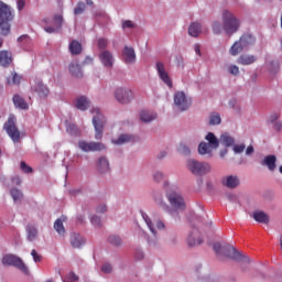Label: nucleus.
Returning a JSON list of instances; mask_svg holds the SVG:
<instances>
[{
    "mask_svg": "<svg viewBox=\"0 0 282 282\" xmlns=\"http://www.w3.org/2000/svg\"><path fill=\"white\" fill-rule=\"evenodd\" d=\"M112 268L110 264H102L101 271L102 273L109 274L111 272Z\"/></svg>",
    "mask_w": 282,
    "mask_h": 282,
    "instance_id": "nucleus-56",
    "label": "nucleus"
},
{
    "mask_svg": "<svg viewBox=\"0 0 282 282\" xmlns=\"http://www.w3.org/2000/svg\"><path fill=\"white\" fill-rule=\"evenodd\" d=\"M253 44L254 37L251 34H243L238 42H235L234 45L230 46L229 54L231 56H238L239 53Z\"/></svg>",
    "mask_w": 282,
    "mask_h": 282,
    "instance_id": "nucleus-6",
    "label": "nucleus"
},
{
    "mask_svg": "<svg viewBox=\"0 0 282 282\" xmlns=\"http://www.w3.org/2000/svg\"><path fill=\"white\" fill-rule=\"evenodd\" d=\"M31 90H32L34 94H37V96H39L40 98H47V96H48V94H50L48 87L45 86L42 80L35 82L34 86L31 87Z\"/></svg>",
    "mask_w": 282,
    "mask_h": 282,
    "instance_id": "nucleus-16",
    "label": "nucleus"
},
{
    "mask_svg": "<svg viewBox=\"0 0 282 282\" xmlns=\"http://www.w3.org/2000/svg\"><path fill=\"white\" fill-rule=\"evenodd\" d=\"M108 243L119 247L121 245V238L119 236H110L108 237Z\"/></svg>",
    "mask_w": 282,
    "mask_h": 282,
    "instance_id": "nucleus-43",
    "label": "nucleus"
},
{
    "mask_svg": "<svg viewBox=\"0 0 282 282\" xmlns=\"http://www.w3.org/2000/svg\"><path fill=\"white\" fill-rule=\"evenodd\" d=\"M219 141L225 147H232L234 142H235L234 138L231 135H229L227 132H225L223 135H220Z\"/></svg>",
    "mask_w": 282,
    "mask_h": 282,
    "instance_id": "nucleus-34",
    "label": "nucleus"
},
{
    "mask_svg": "<svg viewBox=\"0 0 282 282\" xmlns=\"http://www.w3.org/2000/svg\"><path fill=\"white\" fill-rule=\"evenodd\" d=\"M14 19V13L11 7L6 2L0 1V35L7 36L11 32V22Z\"/></svg>",
    "mask_w": 282,
    "mask_h": 282,
    "instance_id": "nucleus-2",
    "label": "nucleus"
},
{
    "mask_svg": "<svg viewBox=\"0 0 282 282\" xmlns=\"http://www.w3.org/2000/svg\"><path fill=\"white\" fill-rule=\"evenodd\" d=\"M134 28H135L134 22L130 20L122 21V30L134 29Z\"/></svg>",
    "mask_w": 282,
    "mask_h": 282,
    "instance_id": "nucleus-47",
    "label": "nucleus"
},
{
    "mask_svg": "<svg viewBox=\"0 0 282 282\" xmlns=\"http://www.w3.org/2000/svg\"><path fill=\"white\" fill-rule=\"evenodd\" d=\"M8 85H19L21 83V76L13 74L12 79L8 78Z\"/></svg>",
    "mask_w": 282,
    "mask_h": 282,
    "instance_id": "nucleus-44",
    "label": "nucleus"
},
{
    "mask_svg": "<svg viewBox=\"0 0 282 282\" xmlns=\"http://www.w3.org/2000/svg\"><path fill=\"white\" fill-rule=\"evenodd\" d=\"M229 74L237 76L239 74V68L238 66L235 65H230L228 68Z\"/></svg>",
    "mask_w": 282,
    "mask_h": 282,
    "instance_id": "nucleus-51",
    "label": "nucleus"
},
{
    "mask_svg": "<svg viewBox=\"0 0 282 282\" xmlns=\"http://www.w3.org/2000/svg\"><path fill=\"white\" fill-rule=\"evenodd\" d=\"M69 73L75 78H83V70L80 69V66L77 62H72L69 64Z\"/></svg>",
    "mask_w": 282,
    "mask_h": 282,
    "instance_id": "nucleus-27",
    "label": "nucleus"
},
{
    "mask_svg": "<svg viewBox=\"0 0 282 282\" xmlns=\"http://www.w3.org/2000/svg\"><path fill=\"white\" fill-rule=\"evenodd\" d=\"M107 210H108V206L105 204H101L96 208L97 214H105Z\"/></svg>",
    "mask_w": 282,
    "mask_h": 282,
    "instance_id": "nucleus-52",
    "label": "nucleus"
},
{
    "mask_svg": "<svg viewBox=\"0 0 282 282\" xmlns=\"http://www.w3.org/2000/svg\"><path fill=\"white\" fill-rule=\"evenodd\" d=\"M156 228H158L159 230H163V229L165 228V224L162 223L161 220H159V221L156 223Z\"/></svg>",
    "mask_w": 282,
    "mask_h": 282,
    "instance_id": "nucleus-63",
    "label": "nucleus"
},
{
    "mask_svg": "<svg viewBox=\"0 0 282 282\" xmlns=\"http://www.w3.org/2000/svg\"><path fill=\"white\" fill-rule=\"evenodd\" d=\"M78 279H79L78 275L75 274L74 272H70V273L68 274V278H67L68 281H74V282H77Z\"/></svg>",
    "mask_w": 282,
    "mask_h": 282,
    "instance_id": "nucleus-57",
    "label": "nucleus"
},
{
    "mask_svg": "<svg viewBox=\"0 0 282 282\" xmlns=\"http://www.w3.org/2000/svg\"><path fill=\"white\" fill-rule=\"evenodd\" d=\"M246 147L245 144H236L234 145V152L236 154H241L245 151Z\"/></svg>",
    "mask_w": 282,
    "mask_h": 282,
    "instance_id": "nucleus-49",
    "label": "nucleus"
},
{
    "mask_svg": "<svg viewBox=\"0 0 282 282\" xmlns=\"http://www.w3.org/2000/svg\"><path fill=\"white\" fill-rule=\"evenodd\" d=\"M93 115V127H95V139L101 140L104 138V128L106 124V119L104 115L100 112L99 108H93L90 110Z\"/></svg>",
    "mask_w": 282,
    "mask_h": 282,
    "instance_id": "nucleus-4",
    "label": "nucleus"
},
{
    "mask_svg": "<svg viewBox=\"0 0 282 282\" xmlns=\"http://www.w3.org/2000/svg\"><path fill=\"white\" fill-rule=\"evenodd\" d=\"M13 104L15 108H20L22 110H26L29 108V105L26 104V101L19 95L13 96Z\"/></svg>",
    "mask_w": 282,
    "mask_h": 282,
    "instance_id": "nucleus-32",
    "label": "nucleus"
},
{
    "mask_svg": "<svg viewBox=\"0 0 282 282\" xmlns=\"http://www.w3.org/2000/svg\"><path fill=\"white\" fill-rule=\"evenodd\" d=\"M166 198L170 203V206H172L174 209H172L164 200L156 199V203L163 210H166L170 215H175L176 210H185L186 209V203L185 199L181 196V194L176 192H172L170 194L166 193Z\"/></svg>",
    "mask_w": 282,
    "mask_h": 282,
    "instance_id": "nucleus-1",
    "label": "nucleus"
},
{
    "mask_svg": "<svg viewBox=\"0 0 282 282\" xmlns=\"http://www.w3.org/2000/svg\"><path fill=\"white\" fill-rule=\"evenodd\" d=\"M221 253L231 260L238 261V262H246L250 263V259L248 256H243L241 251H238L236 248H234L231 245H225L224 246V251Z\"/></svg>",
    "mask_w": 282,
    "mask_h": 282,
    "instance_id": "nucleus-9",
    "label": "nucleus"
},
{
    "mask_svg": "<svg viewBox=\"0 0 282 282\" xmlns=\"http://www.w3.org/2000/svg\"><path fill=\"white\" fill-rule=\"evenodd\" d=\"M20 170H22L25 174H30L33 172V169L30 167L24 161L20 162Z\"/></svg>",
    "mask_w": 282,
    "mask_h": 282,
    "instance_id": "nucleus-46",
    "label": "nucleus"
},
{
    "mask_svg": "<svg viewBox=\"0 0 282 282\" xmlns=\"http://www.w3.org/2000/svg\"><path fill=\"white\" fill-rule=\"evenodd\" d=\"M135 52L133 47L124 46L122 51V61L126 64H134L135 63Z\"/></svg>",
    "mask_w": 282,
    "mask_h": 282,
    "instance_id": "nucleus-17",
    "label": "nucleus"
},
{
    "mask_svg": "<svg viewBox=\"0 0 282 282\" xmlns=\"http://www.w3.org/2000/svg\"><path fill=\"white\" fill-rule=\"evenodd\" d=\"M67 221L66 216H62L61 219H56L54 223V229L58 235L64 236L65 235V227L63 223Z\"/></svg>",
    "mask_w": 282,
    "mask_h": 282,
    "instance_id": "nucleus-23",
    "label": "nucleus"
},
{
    "mask_svg": "<svg viewBox=\"0 0 282 282\" xmlns=\"http://www.w3.org/2000/svg\"><path fill=\"white\" fill-rule=\"evenodd\" d=\"M275 155H267L263 161H261V166H267L269 171H274L275 170Z\"/></svg>",
    "mask_w": 282,
    "mask_h": 282,
    "instance_id": "nucleus-22",
    "label": "nucleus"
},
{
    "mask_svg": "<svg viewBox=\"0 0 282 282\" xmlns=\"http://www.w3.org/2000/svg\"><path fill=\"white\" fill-rule=\"evenodd\" d=\"M253 219L256 220V223H261L264 225L269 224V216L264 214V212H254Z\"/></svg>",
    "mask_w": 282,
    "mask_h": 282,
    "instance_id": "nucleus-30",
    "label": "nucleus"
},
{
    "mask_svg": "<svg viewBox=\"0 0 282 282\" xmlns=\"http://www.w3.org/2000/svg\"><path fill=\"white\" fill-rule=\"evenodd\" d=\"M97 47H99V50H106L108 47V39L97 40Z\"/></svg>",
    "mask_w": 282,
    "mask_h": 282,
    "instance_id": "nucleus-45",
    "label": "nucleus"
},
{
    "mask_svg": "<svg viewBox=\"0 0 282 282\" xmlns=\"http://www.w3.org/2000/svg\"><path fill=\"white\" fill-rule=\"evenodd\" d=\"M69 52L72 55H79L83 52V45L77 40H74L69 44Z\"/></svg>",
    "mask_w": 282,
    "mask_h": 282,
    "instance_id": "nucleus-29",
    "label": "nucleus"
},
{
    "mask_svg": "<svg viewBox=\"0 0 282 282\" xmlns=\"http://www.w3.org/2000/svg\"><path fill=\"white\" fill-rule=\"evenodd\" d=\"M3 129L7 131L10 139H12L13 143L21 142V131L17 127V119L12 116L9 117L7 123L3 124Z\"/></svg>",
    "mask_w": 282,
    "mask_h": 282,
    "instance_id": "nucleus-8",
    "label": "nucleus"
},
{
    "mask_svg": "<svg viewBox=\"0 0 282 282\" xmlns=\"http://www.w3.org/2000/svg\"><path fill=\"white\" fill-rule=\"evenodd\" d=\"M98 170L101 174L109 171V161L106 158H100L98 163Z\"/></svg>",
    "mask_w": 282,
    "mask_h": 282,
    "instance_id": "nucleus-36",
    "label": "nucleus"
},
{
    "mask_svg": "<svg viewBox=\"0 0 282 282\" xmlns=\"http://www.w3.org/2000/svg\"><path fill=\"white\" fill-rule=\"evenodd\" d=\"M31 257H33L35 263H39L42 261V256H39L36 250L34 249L31 250Z\"/></svg>",
    "mask_w": 282,
    "mask_h": 282,
    "instance_id": "nucleus-50",
    "label": "nucleus"
},
{
    "mask_svg": "<svg viewBox=\"0 0 282 282\" xmlns=\"http://www.w3.org/2000/svg\"><path fill=\"white\" fill-rule=\"evenodd\" d=\"M90 223L94 227L101 226V220H100V217H98V216H91Z\"/></svg>",
    "mask_w": 282,
    "mask_h": 282,
    "instance_id": "nucleus-48",
    "label": "nucleus"
},
{
    "mask_svg": "<svg viewBox=\"0 0 282 282\" xmlns=\"http://www.w3.org/2000/svg\"><path fill=\"white\" fill-rule=\"evenodd\" d=\"M205 140H207L208 143H204V142L199 143L198 153L200 155L207 154L209 158H212V151L218 149L219 141L216 134H214L213 132H208V134L205 137Z\"/></svg>",
    "mask_w": 282,
    "mask_h": 282,
    "instance_id": "nucleus-5",
    "label": "nucleus"
},
{
    "mask_svg": "<svg viewBox=\"0 0 282 282\" xmlns=\"http://www.w3.org/2000/svg\"><path fill=\"white\" fill-rule=\"evenodd\" d=\"M203 243V238L200 231L197 228H193L192 232H189L187 238L188 247H197Z\"/></svg>",
    "mask_w": 282,
    "mask_h": 282,
    "instance_id": "nucleus-15",
    "label": "nucleus"
},
{
    "mask_svg": "<svg viewBox=\"0 0 282 282\" xmlns=\"http://www.w3.org/2000/svg\"><path fill=\"white\" fill-rule=\"evenodd\" d=\"M100 62L102 63V65H105L106 67H111L113 66V55H111V53L109 51H104L100 55Z\"/></svg>",
    "mask_w": 282,
    "mask_h": 282,
    "instance_id": "nucleus-19",
    "label": "nucleus"
},
{
    "mask_svg": "<svg viewBox=\"0 0 282 282\" xmlns=\"http://www.w3.org/2000/svg\"><path fill=\"white\" fill-rule=\"evenodd\" d=\"M3 265H12L18 268L23 274H29V268L23 263L22 259L18 256L8 254L2 258Z\"/></svg>",
    "mask_w": 282,
    "mask_h": 282,
    "instance_id": "nucleus-10",
    "label": "nucleus"
},
{
    "mask_svg": "<svg viewBox=\"0 0 282 282\" xmlns=\"http://www.w3.org/2000/svg\"><path fill=\"white\" fill-rule=\"evenodd\" d=\"M280 118V113L279 112H274L273 115H270L269 117V122L270 123H274L275 121H278Z\"/></svg>",
    "mask_w": 282,
    "mask_h": 282,
    "instance_id": "nucleus-53",
    "label": "nucleus"
},
{
    "mask_svg": "<svg viewBox=\"0 0 282 282\" xmlns=\"http://www.w3.org/2000/svg\"><path fill=\"white\" fill-rule=\"evenodd\" d=\"M194 52H195V54H197L198 56H202L200 45L195 44V45H194Z\"/></svg>",
    "mask_w": 282,
    "mask_h": 282,
    "instance_id": "nucleus-61",
    "label": "nucleus"
},
{
    "mask_svg": "<svg viewBox=\"0 0 282 282\" xmlns=\"http://www.w3.org/2000/svg\"><path fill=\"white\" fill-rule=\"evenodd\" d=\"M156 72L159 74V78H161V80L164 83V85H166L169 88H172L173 83H172L170 75L165 70V65L163 62L156 63Z\"/></svg>",
    "mask_w": 282,
    "mask_h": 282,
    "instance_id": "nucleus-14",
    "label": "nucleus"
},
{
    "mask_svg": "<svg viewBox=\"0 0 282 282\" xmlns=\"http://www.w3.org/2000/svg\"><path fill=\"white\" fill-rule=\"evenodd\" d=\"M77 147L84 152H100L106 150V145L101 142H87V141H79Z\"/></svg>",
    "mask_w": 282,
    "mask_h": 282,
    "instance_id": "nucleus-11",
    "label": "nucleus"
},
{
    "mask_svg": "<svg viewBox=\"0 0 282 282\" xmlns=\"http://www.w3.org/2000/svg\"><path fill=\"white\" fill-rule=\"evenodd\" d=\"M212 28H213L214 34L218 35V34H221L224 30V24L221 25V23H219L218 21H214Z\"/></svg>",
    "mask_w": 282,
    "mask_h": 282,
    "instance_id": "nucleus-39",
    "label": "nucleus"
},
{
    "mask_svg": "<svg viewBox=\"0 0 282 282\" xmlns=\"http://www.w3.org/2000/svg\"><path fill=\"white\" fill-rule=\"evenodd\" d=\"M257 62V56L254 55H240L237 63L239 65H252Z\"/></svg>",
    "mask_w": 282,
    "mask_h": 282,
    "instance_id": "nucleus-28",
    "label": "nucleus"
},
{
    "mask_svg": "<svg viewBox=\"0 0 282 282\" xmlns=\"http://www.w3.org/2000/svg\"><path fill=\"white\" fill-rule=\"evenodd\" d=\"M89 105H90V101L85 96H80L79 98L76 99L77 110H82V111L88 110Z\"/></svg>",
    "mask_w": 282,
    "mask_h": 282,
    "instance_id": "nucleus-25",
    "label": "nucleus"
},
{
    "mask_svg": "<svg viewBox=\"0 0 282 282\" xmlns=\"http://www.w3.org/2000/svg\"><path fill=\"white\" fill-rule=\"evenodd\" d=\"M25 230L28 231V240L30 242H33L39 235L37 228L34 227L33 225H28V227H25Z\"/></svg>",
    "mask_w": 282,
    "mask_h": 282,
    "instance_id": "nucleus-31",
    "label": "nucleus"
},
{
    "mask_svg": "<svg viewBox=\"0 0 282 282\" xmlns=\"http://www.w3.org/2000/svg\"><path fill=\"white\" fill-rule=\"evenodd\" d=\"M177 151L182 155L191 154V149L185 143H180Z\"/></svg>",
    "mask_w": 282,
    "mask_h": 282,
    "instance_id": "nucleus-42",
    "label": "nucleus"
},
{
    "mask_svg": "<svg viewBox=\"0 0 282 282\" xmlns=\"http://www.w3.org/2000/svg\"><path fill=\"white\" fill-rule=\"evenodd\" d=\"M84 245H85V239L83 236H80L79 234H72V236H70V246L72 247L79 249Z\"/></svg>",
    "mask_w": 282,
    "mask_h": 282,
    "instance_id": "nucleus-20",
    "label": "nucleus"
},
{
    "mask_svg": "<svg viewBox=\"0 0 282 282\" xmlns=\"http://www.w3.org/2000/svg\"><path fill=\"white\" fill-rule=\"evenodd\" d=\"M10 195L12 196L14 203H21L23 199V193L20 188L10 189Z\"/></svg>",
    "mask_w": 282,
    "mask_h": 282,
    "instance_id": "nucleus-35",
    "label": "nucleus"
},
{
    "mask_svg": "<svg viewBox=\"0 0 282 282\" xmlns=\"http://www.w3.org/2000/svg\"><path fill=\"white\" fill-rule=\"evenodd\" d=\"M75 130H77V127H75V124H69L68 127H66V131L70 134L75 133Z\"/></svg>",
    "mask_w": 282,
    "mask_h": 282,
    "instance_id": "nucleus-58",
    "label": "nucleus"
},
{
    "mask_svg": "<svg viewBox=\"0 0 282 282\" xmlns=\"http://www.w3.org/2000/svg\"><path fill=\"white\" fill-rule=\"evenodd\" d=\"M274 130L279 131V132L282 130V122L281 121L274 122Z\"/></svg>",
    "mask_w": 282,
    "mask_h": 282,
    "instance_id": "nucleus-60",
    "label": "nucleus"
},
{
    "mask_svg": "<svg viewBox=\"0 0 282 282\" xmlns=\"http://www.w3.org/2000/svg\"><path fill=\"white\" fill-rule=\"evenodd\" d=\"M26 0H18V10L22 11Z\"/></svg>",
    "mask_w": 282,
    "mask_h": 282,
    "instance_id": "nucleus-59",
    "label": "nucleus"
},
{
    "mask_svg": "<svg viewBox=\"0 0 282 282\" xmlns=\"http://www.w3.org/2000/svg\"><path fill=\"white\" fill-rule=\"evenodd\" d=\"M240 184V181L237 175H228L223 178V185L234 189L237 188Z\"/></svg>",
    "mask_w": 282,
    "mask_h": 282,
    "instance_id": "nucleus-18",
    "label": "nucleus"
},
{
    "mask_svg": "<svg viewBox=\"0 0 282 282\" xmlns=\"http://www.w3.org/2000/svg\"><path fill=\"white\" fill-rule=\"evenodd\" d=\"M133 141V137L130 134H121L120 137H118L117 140H112V143L117 144V145H123L127 142H132Z\"/></svg>",
    "mask_w": 282,
    "mask_h": 282,
    "instance_id": "nucleus-33",
    "label": "nucleus"
},
{
    "mask_svg": "<svg viewBox=\"0 0 282 282\" xmlns=\"http://www.w3.org/2000/svg\"><path fill=\"white\" fill-rule=\"evenodd\" d=\"M45 32L48 34H53V33H55V29L53 26H47V28H45Z\"/></svg>",
    "mask_w": 282,
    "mask_h": 282,
    "instance_id": "nucleus-64",
    "label": "nucleus"
},
{
    "mask_svg": "<svg viewBox=\"0 0 282 282\" xmlns=\"http://www.w3.org/2000/svg\"><path fill=\"white\" fill-rule=\"evenodd\" d=\"M87 9V6L84 2H77V7L74 10L75 15L83 14L85 10Z\"/></svg>",
    "mask_w": 282,
    "mask_h": 282,
    "instance_id": "nucleus-41",
    "label": "nucleus"
},
{
    "mask_svg": "<svg viewBox=\"0 0 282 282\" xmlns=\"http://www.w3.org/2000/svg\"><path fill=\"white\" fill-rule=\"evenodd\" d=\"M115 97L118 102L122 105H127L131 101V99H133V91L130 90L129 88L120 87V88H117L115 93Z\"/></svg>",
    "mask_w": 282,
    "mask_h": 282,
    "instance_id": "nucleus-12",
    "label": "nucleus"
},
{
    "mask_svg": "<svg viewBox=\"0 0 282 282\" xmlns=\"http://www.w3.org/2000/svg\"><path fill=\"white\" fill-rule=\"evenodd\" d=\"M164 178V174L162 172H156L153 175L154 182H161Z\"/></svg>",
    "mask_w": 282,
    "mask_h": 282,
    "instance_id": "nucleus-54",
    "label": "nucleus"
},
{
    "mask_svg": "<svg viewBox=\"0 0 282 282\" xmlns=\"http://www.w3.org/2000/svg\"><path fill=\"white\" fill-rule=\"evenodd\" d=\"M188 34L192 37H197L199 34H202V24L199 22H193L189 24Z\"/></svg>",
    "mask_w": 282,
    "mask_h": 282,
    "instance_id": "nucleus-26",
    "label": "nucleus"
},
{
    "mask_svg": "<svg viewBox=\"0 0 282 282\" xmlns=\"http://www.w3.org/2000/svg\"><path fill=\"white\" fill-rule=\"evenodd\" d=\"M221 123V117L218 113L214 112L209 115V124L210 126H218Z\"/></svg>",
    "mask_w": 282,
    "mask_h": 282,
    "instance_id": "nucleus-38",
    "label": "nucleus"
},
{
    "mask_svg": "<svg viewBox=\"0 0 282 282\" xmlns=\"http://www.w3.org/2000/svg\"><path fill=\"white\" fill-rule=\"evenodd\" d=\"M141 216H142V219L147 223V226H148L149 230H151L152 235H156L154 226L152 225V221H151L149 215L145 214L144 212H141Z\"/></svg>",
    "mask_w": 282,
    "mask_h": 282,
    "instance_id": "nucleus-37",
    "label": "nucleus"
},
{
    "mask_svg": "<svg viewBox=\"0 0 282 282\" xmlns=\"http://www.w3.org/2000/svg\"><path fill=\"white\" fill-rule=\"evenodd\" d=\"M240 22L229 10H223V28L226 34L232 35L238 32Z\"/></svg>",
    "mask_w": 282,
    "mask_h": 282,
    "instance_id": "nucleus-3",
    "label": "nucleus"
},
{
    "mask_svg": "<svg viewBox=\"0 0 282 282\" xmlns=\"http://www.w3.org/2000/svg\"><path fill=\"white\" fill-rule=\"evenodd\" d=\"M214 251L216 254H221V252L224 251V247H221L220 243H215L214 245Z\"/></svg>",
    "mask_w": 282,
    "mask_h": 282,
    "instance_id": "nucleus-55",
    "label": "nucleus"
},
{
    "mask_svg": "<svg viewBox=\"0 0 282 282\" xmlns=\"http://www.w3.org/2000/svg\"><path fill=\"white\" fill-rule=\"evenodd\" d=\"M139 118L142 122L149 123L156 119V113L149 110H141V112L139 113Z\"/></svg>",
    "mask_w": 282,
    "mask_h": 282,
    "instance_id": "nucleus-21",
    "label": "nucleus"
},
{
    "mask_svg": "<svg viewBox=\"0 0 282 282\" xmlns=\"http://www.w3.org/2000/svg\"><path fill=\"white\" fill-rule=\"evenodd\" d=\"M174 105L182 111L187 110L192 106L191 99L186 98L185 93L177 91L174 94Z\"/></svg>",
    "mask_w": 282,
    "mask_h": 282,
    "instance_id": "nucleus-13",
    "label": "nucleus"
},
{
    "mask_svg": "<svg viewBox=\"0 0 282 282\" xmlns=\"http://www.w3.org/2000/svg\"><path fill=\"white\" fill-rule=\"evenodd\" d=\"M53 24L55 25L56 30H59L63 25V14H55L53 19Z\"/></svg>",
    "mask_w": 282,
    "mask_h": 282,
    "instance_id": "nucleus-40",
    "label": "nucleus"
},
{
    "mask_svg": "<svg viewBox=\"0 0 282 282\" xmlns=\"http://www.w3.org/2000/svg\"><path fill=\"white\" fill-rule=\"evenodd\" d=\"M12 63V55L8 51L0 52V66L8 67Z\"/></svg>",
    "mask_w": 282,
    "mask_h": 282,
    "instance_id": "nucleus-24",
    "label": "nucleus"
},
{
    "mask_svg": "<svg viewBox=\"0 0 282 282\" xmlns=\"http://www.w3.org/2000/svg\"><path fill=\"white\" fill-rule=\"evenodd\" d=\"M187 170L193 173V175H206L212 171V166L208 163H202L195 159H189L187 161Z\"/></svg>",
    "mask_w": 282,
    "mask_h": 282,
    "instance_id": "nucleus-7",
    "label": "nucleus"
},
{
    "mask_svg": "<svg viewBox=\"0 0 282 282\" xmlns=\"http://www.w3.org/2000/svg\"><path fill=\"white\" fill-rule=\"evenodd\" d=\"M253 152H254V149H253L252 145H250V147H248V148L246 149V155L253 154Z\"/></svg>",
    "mask_w": 282,
    "mask_h": 282,
    "instance_id": "nucleus-62",
    "label": "nucleus"
}]
</instances>
